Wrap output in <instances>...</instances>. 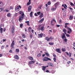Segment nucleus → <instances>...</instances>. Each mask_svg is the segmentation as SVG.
<instances>
[{"label":"nucleus","mask_w":75,"mask_h":75,"mask_svg":"<svg viewBox=\"0 0 75 75\" xmlns=\"http://www.w3.org/2000/svg\"><path fill=\"white\" fill-rule=\"evenodd\" d=\"M66 34V36H67V37H70V35H69L67 34V33H66V34Z\"/></svg>","instance_id":"obj_30"},{"label":"nucleus","mask_w":75,"mask_h":75,"mask_svg":"<svg viewBox=\"0 0 75 75\" xmlns=\"http://www.w3.org/2000/svg\"><path fill=\"white\" fill-rule=\"evenodd\" d=\"M67 40L66 39H64V41L65 42H67Z\"/></svg>","instance_id":"obj_43"},{"label":"nucleus","mask_w":75,"mask_h":75,"mask_svg":"<svg viewBox=\"0 0 75 75\" xmlns=\"http://www.w3.org/2000/svg\"><path fill=\"white\" fill-rule=\"evenodd\" d=\"M2 10V9L1 8H0V12H1Z\"/></svg>","instance_id":"obj_41"},{"label":"nucleus","mask_w":75,"mask_h":75,"mask_svg":"<svg viewBox=\"0 0 75 75\" xmlns=\"http://www.w3.org/2000/svg\"><path fill=\"white\" fill-rule=\"evenodd\" d=\"M31 4V2H28V3L27 4V6H29Z\"/></svg>","instance_id":"obj_27"},{"label":"nucleus","mask_w":75,"mask_h":75,"mask_svg":"<svg viewBox=\"0 0 75 75\" xmlns=\"http://www.w3.org/2000/svg\"><path fill=\"white\" fill-rule=\"evenodd\" d=\"M73 16L71 15H70V17H69V19L70 20H71L72 19H73Z\"/></svg>","instance_id":"obj_14"},{"label":"nucleus","mask_w":75,"mask_h":75,"mask_svg":"<svg viewBox=\"0 0 75 75\" xmlns=\"http://www.w3.org/2000/svg\"><path fill=\"white\" fill-rule=\"evenodd\" d=\"M67 29L69 30H68L67 31V33L69 34H70L71 33H72V30L70 28H69V27H68L67 28Z\"/></svg>","instance_id":"obj_5"},{"label":"nucleus","mask_w":75,"mask_h":75,"mask_svg":"<svg viewBox=\"0 0 75 75\" xmlns=\"http://www.w3.org/2000/svg\"><path fill=\"white\" fill-rule=\"evenodd\" d=\"M27 24L28 26H29V23H27Z\"/></svg>","instance_id":"obj_56"},{"label":"nucleus","mask_w":75,"mask_h":75,"mask_svg":"<svg viewBox=\"0 0 75 75\" xmlns=\"http://www.w3.org/2000/svg\"><path fill=\"white\" fill-rule=\"evenodd\" d=\"M25 22L26 23H27V24H28V23H29L30 22H29V21H26Z\"/></svg>","instance_id":"obj_38"},{"label":"nucleus","mask_w":75,"mask_h":75,"mask_svg":"<svg viewBox=\"0 0 75 75\" xmlns=\"http://www.w3.org/2000/svg\"><path fill=\"white\" fill-rule=\"evenodd\" d=\"M66 38V36H65V34L63 33V35L62 36V38L63 39H64V38Z\"/></svg>","instance_id":"obj_17"},{"label":"nucleus","mask_w":75,"mask_h":75,"mask_svg":"<svg viewBox=\"0 0 75 75\" xmlns=\"http://www.w3.org/2000/svg\"><path fill=\"white\" fill-rule=\"evenodd\" d=\"M41 25H38V28H40Z\"/></svg>","instance_id":"obj_44"},{"label":"nucleus","mask_w":75,"mask_h":75,"mask_svg":"<svg viewBox=\"0 0 75 75\" xmlns=\"http://www.w3.org/2000/svg\"><path fill=\"white\" fill-rule=\"evenodd\" d=\"M63 32L65 34H66V33L67 32V30L66 29L64 28L63 30Z\"/></svg>","instance_id":"obj_16"},{"label":"nucleus","mask_w":75,"mask_h":75,"mask_svg":"<svg viewBox=\"0 0 75 75\" xmlns=\"http://www.w3.org/2000/svg\"><path fill=\"white\" fill-rule=\"evenodd\" d=\"M62 10H64V8H62Z\"/></svg>","instance_id":"obj_61"},{"label":"nucleus","mask_w":75,"mask_h":75,"mask_svg":"<svg viewBox=\"0 0 75 75\" xmlns=\"http://www.w3.org/2000/svg\"><path fill=\"white\" fill-rule=\"evenodd\" d=\"M32 8V6H30L28 7V12H29L31 11V10Z\"/></svg>","instance_id":"obj_8"},{"label":"nucleus","mask_w":75,"mask_h":75,"mask_svg":"<svg viewBox=\"0 0 75 75\" xmlns=\"http://www.w3.org/2000/svg\"><path fill=\"white\" fill-rule=\"evenodd\" d=\"M45 7H47L48 6V5L47 4H45Z\"/></svg>","instance_id":"obj_45"},{"label":"nucleus","mask_w":75,"mask_h":75,"mask_svg":"<svg viewBox=\"0 0 75 75\" xmlns=\"http://www.w3.org/2000/svg\"><path fill=\"white\" fill-rule=\"evenodd\" d=\"M31 32H32V33H33V34L34 33V30H32L31 31Z\"/></svg>","instance_id":"obj_46"},{"label":"nucleus","mask_w":75,"mask_h":75,"mask_svg":"<svg viewBox=\"0 0 75 75\" xmlns=\"http://www.w3.org/2000/svg\"><path fill=\"white\" fill-rule=\"evenodd\" d=\"M4 6V4L1 1H0V6L2 7Z\"/></svg>","instance_id":"obj_12"},{"label":"nucleus","mask_w":75,"mask_h":75,"mask_svg":"<svg viewBox=\"0 0 75 75\" xmlns=\"http://www.w3.org/2000/svg\"><path fill=\"white\" fill-rule=\"evenodd\" d=\"M40 30L42 31H43L44 30V26H41L40 28Z\"/></svg>","instance_id":"obj_19"},{"label":"nucleus","mask_w":75,"mask_h":75,"mask_svg":"<svg viewBox=\"0 0 75 75\" xmlns=\"http://www.w3.org/2000/svg\"><path fill=\"white\" fill-rule=\"evenodd\" d=\"M21 41L23 42L24 41V39H23L21 40Z\"/></svg>","instance_id":"obj_59"},{"label":"nucleus","mask_w":75,"mask_h":75,"mask_svg":"<svg viewBox=\"0 0 75 75\" xmlns=\"http://www.w3.org/2000/svg\"><path fill=\"white\" fill-rule=\"evenodd\" d=\"M30 37L31 38H33V35H32L30 34Z\"/></svg>","instance_id":"obj_32"},{"label":"nucleus","mask_w":75,"mask_h":75,"mask_svg":"<svg viewBox=\"0 0 75 75\" xmlns=\"http://www.w3.org/2000/svg\"><path fill=\"white\" fill-rule=\"evenodd\" d=\"M40 13H41V12H37V14H38V15H40Z\"/></svg>","instance_id":"obj_31"},{"label":"nucleus","mask_w":75,"mask_h":75,"mask_svg":"<svg viewBox=\"0 0 75 75\" xmlns=\"http://www.w3.org/2000/svg\"><path fill=\"white\" fill-rule=\"evenodd\" d=\"M57 9V8L56 7H55L54 6H52V7L51 8V10L52 11H55Z\"/></svg>","instance_id":"obj_4"},{"label":"nucleus","mask_w":75,"mask_h":75,"mask_svg":"<svg viewBox=\"0 0 75 75\" xmlns=\"http://www.w3.org/2000/svg\"><path fill=\"white\" fill-rule=\"evenodd\" d=\"M54 39V38H53L52 37H50L49 38L48 37H46L45 40H46L47 41H51L52 40Z\"/></svg>","instance_id":"obj_3"},{"label":"nucleus","mask_w":75,"mask_h":75,"mask_svg":"<svg viewBox=\"0 0 75 75\" xmlns=\"http://www.w3.org/2000/svg\"><path fill=\"white\" fill-rule=\"evenodd\" d=\"M24 17L25 15L23 12V13L21 14V16H20L19 18V21L20 23H21L23 20L24 19Z\"/></svg>","instance_id":"obj_1"},{"label":"nucleus","mask_w":75,"mask_h":75,"mask_svg":"<svg viewBox=\"0 0 75 75\" xmlns=\"http://www.w3.org/2000/svg\"><path fill=\"white\" fill-rule=\"evenodd\" d=\"M6 28H4L3 30V32H5L6 31Z\"/></svg>","instance_id":"obj_35"},{"label":"nucleus","mask_w":75,"mask_h":75,"mask_svg":"<svg viewBox=\"0 0 75 75\" xmlns=\"http://www.w3.org/2000/svg\"><path fill=\"white\" fill-rule=\"evenodd\" d=\"M17 16V13H16V14H15V16Z\"/></svg>","instance_id":"obj_50"},{"label":"nucleus","mask_w":75,"mask_h":75,"mask_svg":"<svg viewBox=\"0 0 75 75\" xmlns=\"http://www.w3.org/2000/svg\"><path fill=\"white\" fill-rule=\"evenodd\" d=\"M30 17H33V12H31L30 13Z\"/></svg>","instance_id":"obj_22"},{"label":"nucleus","mask_w":75,"mask_h":75,"mask_svg":"<svg viewBox=\"0 0 75 75\" xmlns=\"http://www.w3.org/2000/svg\"><path fill=\"white\" fill-rule=\"evenodd\" d=\"M67 27V25H65V28H66Z\"/></svg>","instance_id":"obj_52"},{"label":"nucleus","mask_w":75,"mask_h":75,"mask_svg":"<svg viewBox=\"0 0 75 75\" xmlns=\"http://www.w3.org/2000/svg\"><path fill=\"white\" fill-rule=\"evenodd\" d=\"M49 44L50 45H54V43H49Z\"/></svg>","instance_id":"obj_26"},{"label":"nucleus","mask_w":75,"mask_h":75,"mask_svg":"<svg viewBox=\"0 0 75 75\" xmlns=\"http://www.w3.org/2000/svg\"><path fill=\"white\" fill-rule=\"evenodd\" d=\"M56 21L53 18L52 20L51 21V25L52 26H54V24L56 23Z\"/></svg>","instance_id":"obj_2"},{"label":"nucleus","mask_w":75,"mask_h":75,"mask_svg":"<svg viewBox=\"0 0 75 75\" xmlns=\"http://www.w3.org/2000/svg\"><path fill=\"white\" fill-rule=\"evenodd\" d=\"M11 30H15V26H14V25H12Z\"/></svg>","instance_id":"obj_18"},{"label":"nucleus","mask_w":75,"mask_h":75,"mask_svg":"<svg viewBox=\"0 0 75 75\" xmlns=\"http://www.w3.org/2000/svg\"><path fill=\"white\" fill-rule=\"evenodd\" d=\"M74 47H75V43L74 42L73 44Z\"/></svg>","instance_id":"obj_53"},{"label":"nucleus","mask_w":75,"mask_h":75,"mask_svg":"<svg viewBox=\"0 0 75 75\" xmlns=\"http://www.w3.org/2000/svg\"><path fill=\"white\" fill-rule=\"evenodd\" d=\"M49 31L51 33H52V31L51 30H49Z\"/></svg>","instance_id":"obj_51"},{"label":"nucleus","mask_w":75,"mask_h":75,"mask_svg":"<svg viewBox=\"0 0 75 75\" xmlns=\"http://www.w3.org/2000/svg\"><path fill=\"white\" fill-rule=\"evenodd\" d=\"M19 38L20 39L21 38V36H19Z\"/></svg>","instance_id":"obj_64"},{"label":"nucleus","mask_w":75,"mask_h":75,"mask_svg":"<svg viewBox=\"0 0 75 75\" xmlns=\"http://www.w3.org/2000/svg\"><path fill=\"white\" fill-rule=\"evenodd\" d=\"M18 7L20 9L21 8V7L20 5H19Z\"/></svg>","instance_id":"obj_48"},{"label":"nucleus","mask_w":75,"mask_h":75,"mask_svg":"<svg viewBox=\"0 0 75 75\" xmlns=\"http://www.w3.org/2000/svg\"><path fill=\"white\" fill-rule=\"evenodd\" d=\"M64 8L65 9H67V8H66V7H65V6H64Z\"/></svg>","instance_id":"obj_57"},{"label":"nucleus","mask_w":75,"mask_h":75,"mask_svg":"<svg viewBox=\"0 0 75 75\" xmlns=\"http://www.w3.org/2000/svg\"><path fill=\"white\" fill-rule=\"evenodd\" d=\"M22 37L24 38H25V34H23L22 35Z\"/></svg>","instance_id":"obj_24"},{"label":"nucleus","mask_w":75,"mask_h":75,"mask_svg":"<svg viewBox=\"0 0 75 75\" xmlns=\"http://www.w3.org/2000/svg\"><path fill=\"white\" fill-rule=\"evenodd\" d=\"M31 28L30 27H29V28H28V31L30 32H31Z\"/></svg>","instance_id":"obj_28"},{"label":"nucleus","mask_w":75,"mask_h":75,"mask_svg":"<svg viewBox=\"0 0 75 75\" xmlns=\"http://www.w3.org/2000/svg\"><path fill=\"white\" fill-rule=\"evenodd\" d=\"M62 21L61 20H59V24H61L62 23Z\"/></svg>","instance_id":"obj_34"},{"label":"nucleus","mask_w":75,"mask_h":75,"mask_svg":"<svg viewBox=\"0 0 75 75\" xmlns=\"http://www.w3.org/2000/svg\"><path fill=\"white\" fill-rule=\"evenodd\" d=\"M35 16H38V15H37V14H36V13H35Z\"/></svg>","instance_id":"obj_40"},{"label":"nucleus","mask_w":75,"mask_h":75,"mask_svg":"<svg viewBox=\"0 0 75 75\" xmlns=\"http://www.w3.org/2000/svg\"><path fill=\"white\" fill-rule=\"evenodd\" d=\"M7 16L8 17H11V14L10 13H8L7 14Z\"/></svg>","instance_id":"obj_15"},{"label":"nucleus","mask_w":75,"mask_h":75,"mask_svg":"<svg viewBox=\"0 0 75 75\" xmlns=\"http://www.w3.org/2000/svg\"><path fill=\"white\" fill-rule=\"evenodd\" d=\"M15 43L14 40L12 42L11 45V47H13L15 45Z\"/></svg>","instance_id":"obj_7"},{"label":"nucleus","mask_w":75,"mask_h":75,"mask_svg":"<svg viewBox=\"0 0 75 75\" xmlns=\"http://www.w3.org/2000/svg\"><path fill=\"white\" fill-rule=\"evenodd\" d=\"M23 26V24H21L20 25V27L21 28Z\"/></svg>","instance_id":"obj_33"},{"label":"nucleus","mask_w":75,"mask_h":75,"mask_svg":"<svg viewBox=\"0 0 75 75\" xmlns=\"http://www.w3.org/2000/svg\"><path fill=\"white\" fill-rule=\"evenodd\" d=\"M53 1H54V2H55V1H57V0H53Z\"/></svg>","instance_id":"obj_60"},{"label":"nucleus","mask_w":75,"mask_h":75,"mask_svg":"<svg viewBox=\"0 0 75 75\" xmlns=\"http://www.w3.org/2000/svg\"><path fill=\"white\" fill-rule=\"evenodd\" d=\"M44 16V15L43 13H42L39 15V17H40V18H42Z\"/></svg>","instance_id":"obj_13"},{"label":"nucleus","mask_w":75,"mask_h":75,"mask_svg":"<svg viewBox=\"0 0 75 75\" xmlns=\"http://www.w3.org/2000/svg\"><path fill=\"white\" fill-rule=\"evenodd\" d=\"M44 20V18H42L39 21V23H42L43 22Z\"/></svg>","instance_id":"obj_10"},{"label":"nucleus","mask_w":75,"mask_h":75,"mask_svg":"<svg viewBox=\"0 0 75 75\" xmlns=\"http://www.w3.org/2000/svg\"><path fill=\"white\" fill-rule=\"evenodd\" d=\"M59 2H57L56 3L54 4V6L57 8V6H59Z\"/></svg>","instance_id":"obj_6"},{"label":"nucleus","mask_w":75,"mask_h":75,"mask_svg":"<svg viewBox=\"0 0 75 75\" xmlns=\"http://www.w3.org/2000/svg\"><path fill=\"white\" fill-rule=\"evenodd\" d=\"M70 5L71 6H74V4L71 2L70 3Z\"/></svg>","instance_id":"obj_23"},{"label":"nucleus","mask_w":75,"mask_h":75,"mask_svg":"<svg viewBox=\"0 0 75 75\" xmlns=\"http://www.w3.org/2000/svg\"><path fill=\"white\" fill-rule=\"evenodd\" d=\"M64 6L65 7H66V8H67V6L66 4H64Z\"/></svg>","instance_id":"obj_55"},{"label":"nucleus","mask_w":75,"mask_h":75,"mask_svg":"<svg viewBox=\"0 0 75 75\" xmlns=\"http://www.w3.org/2000/svg\"><path fill=\"white\" fill-rule=\"evenodd\" d=\"M43 34L42 33H41L40 34H39L38 35V38H42L43 37Z\"/></svg>","instance_id":"obj_9"},{"label":"nucleus","mask_w":75,"mask_h":75,"mask_svg":"<svg viewBox=\"0 0 75 75\" xmlns=\"http://www.w3.org/2000/svg\"><path fill=\"white\" fill-rule=\"evenodd\" d=\"M62 7H65V6H64V4L62 5Z\"/></svg>","instance_id":"obj_58"},{"label":"nucleus","mask_w":75,"mask_h":75,"mask_svg":"<svg viewBox=\"0 0 75 75\" xmlns=\"http://www.w3.org/2000/svg\"><path fill=\"white\" fill-rule=\"evenodd\" d=\"M4 11H6V12H8L9 11V10L7 9L4 10Z\"/></svg>","instance_id":"obj_29"},{"label":"nucleus","mask_w":75,"mask_h":75,"mask_svg":"<svg viewBox=\"0 0 75 75\" xmlns=\"http://www.w3.org/2000/svg\"><path fill=\"white\" fill-rule=\"evenodd\" d=\"M15 10L16 12H18V11H19V10H20V9L19 8V7H18V6H16L15 9Z\"/></svg>","instance_id":"obj_11"},{"label":"nucleus","mask_w":75,"mask_h":75,"mask_svg":"<svg viewBox=\"0 0 75 75\" xmlns=\"http://www.w3.org/2000/svg\"><path fill=\"white\" fill-rule=\"evenodd\" d=\"M69 8L71 11L73 10L72 8H71L70 7H69Z\"/></svg>","instance_id":"obj_39"},{"label":"nucleus","mask_w":75,"mask_h":75,"mask_svg":"<svg viewBox=\"0 0 75 75\" xmlns=\"http://www.w3.org/2000/svg\"><path fill=\"white\" fill-rule=\"evenodd\" d=\"M15 32V30H11V33L13 34V35H14V33Z\"/></svg>","instance_id":"obj_20"},{"label":"nucleus","mask_w":75,"mask_h":75,"mask_svg":"<svg viewBox=\"0 0 75 75\" xmlns=\"http://www.w3.org/2000/svg\"><path fill=\"white\" fill-rule=\"evenodd\" d=\"M56 26L57 28H59L60 27V25H57Z\"/></svg>","instance_id":"obj_36"},{"label":"nucleus","mask_w":75,"mask_h":75,"mask_svg":"<svg viewBox=\"0 0 75 75\" xmlns=\"http://www.w3.org/2000/svg\"><path fill=\"white\" fill-rule=\"evenodd\" d=\"M38 30H41V28H38Z\"/></svg>","instance_id":"obj_42"},{"label":"nucleus","mask_w":75,"mask_h":75,"mask_svg":"<svg viewBox=\"0 0 75 75\" xmlns=\"http://www.w3.org/2000/svg\"><path fill=\"white\" fill-rule=\"evenodd\" d=\"M19 43H21V41H19Z\"/></svg>","instance_id":"obj_62"},{"label":"nucleus","mask_w":75,"mask_h":75,"mask_svg":"<svg viewBox=\"0 0 75 75\" xmlns=\"http://www.w3.org/2000/svg\"><path fill=\"white\" fill-rule=\"evenodd\" d=\"M47 4L48 5L50 6L51 4V3L50 2H48L47 3Z\"/></svg>","instance_id":"obj_25"},{"label":"nucleus","mask_w":75,"mask_h":75,"mask_svg":"<svg viewBox=\"0 0 75 75\" xmlns=\"http://www.w3.org/2000/svg\"><path fill=\"white\" fill-rule=\"evenodd\" d=\"M23 45H21L20 47H23Z\"/></svg>","instance_id":"obj_63"},{"label":"nucleus","mask_w":75,"mask_h":75,"mask_svg":"<svg viewBox=\"0 0 75 75\" xmlns=\"http://www.w3.org/2000/svg\"><path fill=\"white\" fill-rule=\"evenodd\" d=\"M69 23H65V25H69Z\"/></svg>","instance_id":"obj_49"},{"label":"nucleus","mask_w":75,"mask_h":75,"mask_svg":"<svg viewBox=\"0 0 75 75\" xmlns=\"http://www.w3.org/2000/svg\"><path fill=\"white\" fill-rule=\"evenodd\" d=\"M56 31L54 30L53 31V33H56Z\"/></svg>","instance_id":"obj_54"},{"label":"nucleus","mask_w":75,"mask_h":75,"mask_svg":"<svg viewBox=\"0 0 75 75\" xmlns=\"http://www.w3.org/2000/svg\"><path fill=\"white\" fill-rule=\"evenodd\" d=\"M6 39H5V40H4V39H3V42H5V41H6Z\"/></svg>","instance_id":"obj_47"},{"label":"nucleus","mask_w":75,"mask_h":75,"mask_svg":"<svg viewBox=\"0 0 75 75\" xmlns=\"http://www.w3.org/2000/svg\"><path fill=\"white\" fill-rule=\"evenodd\" d=\"M3 29L2 28H1L0 29V33L2 34L3 33Z\"/></svg>","instance_id":"obj_21"},{"label":"nucleus","mask_w":75,"mask_h":75,"mask_svg":"<svg viewBox=\"0 0 75 75\" xmlns=\"http://www.w3.org/2000/svg\"><path fill=\"white\" fill-rule=\"evenodd\" d=\"M10 9H13V6H10Z\"/></svg>","instance_id":"obj_37"}]
</instances>
